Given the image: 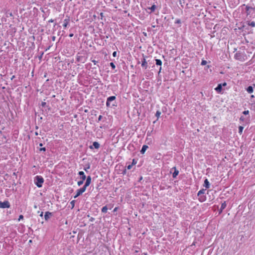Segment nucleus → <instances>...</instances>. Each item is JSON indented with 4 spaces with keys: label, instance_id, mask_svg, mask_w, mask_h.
Returning <instances> with one entry per match:
<instances>
[{
    "label": "nucleus",
    "instance_id": "obj_12",
    "mask_svg": "<svg viewBox=\"0 0 255 255\" xmlns=\"http://www.w3.org/2000/svg\"><path fill=\"white\" fill-rule=\"evenodd\" d=\"M148 148V147L147 145H143L142 147L141 150H140V153L141 154H143Z\"/></svg>",
    "mask_w": 255,
    "mask_h": 255
},
{
    "label": "nucleus",
    "instance_id": "obj_40",
    "mask_svg": "<svg viewBox=\"0 0 255 255\" xmlns=\"http://www.w3.org/2000/svg\"><path fill=\"white\" fill-rule=\"evenodd\" d=\"M102 118V116L100 115V116L99 117V120H101Z\"/></svg>",
    "mask_w": 255,
    "mask_h": 255
},
{
    "label": "nucleus",
    "instance_id": "obj_11",
    "mask_svg": "<svg viewBox=\"0 0 255 255\" xmlns=\"http://www.w3.org/2000/svg\"><path fill=\"white\" fill-rule=\"evenodd\" d=\"M69 21H70L69 18L64 19L63 26L65 28H66L67 25L69 24Z\"/></svg>",
    "mask_w": 255,
    "mask_h": 255
},
{
    "label": "nucleus",
    "instance_id": "obj_2",
    "mask_svg": "<svg viewBox=\"0 0 255 255\" xmlns=\"http://www.w3.org/2000/svg\"><path fill=\"white\" fill-rule=\"evenodd\" d=\"M116 97L111 96L108 98L106 105L108 107H112L116 106Z\"/></svg>",
    "mask_w": 255,
    "mask_h": 255
},
{
    "label": "nucleus",
    "instance_id": "obj_33",
    "mask_svg": "<svg viewBox=\"0 0 255 255\" xmlns=\"http://www.w3.org/2000/svg\"><path fill=\"white\" fill-rule=\"evenodd\" d=\"M202 64H207V61L206 60H202L201 63Z\"/></svg>",
    "mask_w": 255,
    "mask_h": 255
},
{
    "label": "nucleus",
    "instance_id": "obj_28",
    "mask_svg": "<svg viewBox=\"0 0 255 255\" xmlns=\"http://www.w3.org/2000/svg\"><path fill=\"white\" fill-rule=\"evenodd\" d=\"M175 23H177V24H180L181 23V20L180 19H176L175 21Z\"/></svg>",
    "mask_w": 255,
    "mask_h": 255
},
{
    "label": "nucleus",
    "instance_id": "obj_39",
    "mask_svg": "<svg viewBox=\"0 0 255 255\" xmlns=\"http://www.w3.org/2000/svg\"><path fill=\"white\" fill-rule=\"evenodd\" d=\"M90 221L93 222V221L94 220V218H92H92H91V219H90Z\"/></svg>",
    "mask_w": 255,
    "mask_h": 255
},
{
    "label": "nucleus",
    "instance_id": "obj_24",
    "mask_svg": "<svg viewBox=\"0 0 255 255\" xmlns=\"http://www.w3.org/2000/svg\"><path fill=\"white\" fill-rule=\"evenodd\" d=\"M107 210H108V208L107 207V206H104L102 208V212L103 213H106L107 212Z\"/></svg>",
    "mask_w": 255,
    "mask_h": 255
},
{
    "label": "nucleus",
    "instance_id": "obj_50",
    "mask_svg": "<svg viewBox=\"0 0 255 255\" xmlns=\"http://www.w3.org/2000/svg\"><path fill=\"white\" fill-rule=\"evenodd\" d=\"M90 148H91V149H92V148H93V146H91L90 147Z\"/></svg>",
    "mask_w": 255,
    "mask_h": 255
},
{
    "label": "nucleus",
    "instance_id": "obj_10",
    "mask_svg": "<svg viewBox=\"0 0 255 255\" xmlns=\"http://www.w3.org/2000/svg\"><path fill=\"white\" fill-rule=\"evenodd\" d=\"M222 89V84H220L218 85V86L215 88V90L218 93H221Z\"/></svg>",
    "mask_w": 255,
    "mask_h": 255
},
{
    "label": "nucleus",
    "instance_id": "obj_13",
    "mask_svg": "<svg viewBox=\"0 0 255 255\" xmlns=\"http://www.w3.org/2000/svg\"><path fill=\"white\" fill-rule=\"evenodd\" d=\"M209 185H210V184H209V182L208 180V179H206L204 181V186L206 188H209Z\"/></svg>",
    "mask_w": 255,
    "mask_h": 255
},
{
    "label": "nucleus",
    "instance_id": "obj_14",
    "mask_svg": "<svg viewBox=\"0 0 255 255\" xmlns=\"http://www.w3.org/2000/svg\"><path fill=\"white\" fill-rule=\"evenodd\" d=\"M82 193H83V192L81 190V189H78V190L77 191V194H76V195L74 196V198H77V197H78L79 196H80V195H81Z\"/></svg>",
    "mask_w": 255,
    "mask_h": 255
},
{
    "label": "nucleus",
    "instance_id": "obj_47",
    "mask_svg": "<svg viewBox=\"0 0 255 255\" xmlns=\"http://www.w3.org/2000/svg\"><path fill=\"white\" fill-rule=\"evenodd\" d=\"M143 255H147V253H143Z\"/></svg>",
    "mask_w": 255,
    "mask_h": 255
},
{
    "label": "nucleus",
    "instance_id": "obj_31",
    "mask_svg": "<svg viewBox=\"0 0 255 255\" xmlns=\"http://www.w3.org/2000/svg\"><path fill=\"white\" fill-rule=\"evenodd\" d=\"M132 166V164L128 165L127 166L128 169H130L131 168Z\"/></svg>",
    "mask_w": 255,
    "mask_h": 255
},
{
    "label": "nucleus",
    "instance_id": "obj_4",
    "mask_svg": "<svg viewBox=\"0 0 255 255\" xmlns=\"http://www.w3.org/2000/svg\"><path fill=\"white\" fill-rule=\"evenodd\" d=\"M153 59H154V58H152L151 56H148L146 58H143V60H142V64H147L148 62L149 63H152L153 62Z\"/></svg>",
    "mask_w": 255,
    "mask_h": 255
},
{
    "label": "nucleus",
    "instance_id": "obj_41",
    "mask_svg": "<svg viewBox=\"0 0 255 255\" xmlns=\"http://www.w3.org/2000/svg\"><path fill=\"white\" fill-rule=\"evenodd\" d=\"M73 35H73V33H71V34H70L69 36H70V37H73Z\"/></svg>",
    "mask_w": 255,
    "mask_h": 255
},
{
    "label": "nucleus",
    "instance_id": "obj_25",
    "mask_svg": "<svg viewBox=\"0 0 255 255\" xmlns=\"http://www.w3.org/2000/svg\"><path fill=\"white\" fill-rule=\"evenodd\" d=\"M160 115H161V112L159 111H157L155 114V116L157 118H158L159 117Z\"/></svg>",
    "mask_w": 255,
    "mask_h": 255
},
{
    "label": "nucleus",
    "instance_id": "obj_27",
    "mask_svg": "<svg viewBox=\"0 0 255 255\" xmlns=\"http://www.w3.org/2000/svg\"><path fill=\"white\" fill-rule=\"evenodd\" d=\"M243 127L242 126H240L239 127V131L240 133H241V134L242 133V132L243 131Z\"/></svg>",
    "mask_w": 255,
    "mask_h": 255
},
{
    "label": "nucleus",
    "instance_id": "obj_34",
    "mask_svg": "<svg viewBox=\"0 0 255 255\" xmlns=\"http://www.w3.org/2000/svg\"><path fill=\"white\" fill-rule=\"evenodd\" d=\"M23 218V216L22 215H21L19 217L18 220L20 221L21 219H22Z\"/></svg>",
    "mask_w": 255,
    "mask_h": 255
},
{
    "label": "nucleus",
    "instance_id": "obj_45",
    "mask_svg": "<svg viewBox=\"0 0 255 255\" xmlns=\"http://www.w3.org/2000/svg\"><path fill=\"white\" fill-rule=\"evenodd\" d=\"M40 216L41 217H42V216H43V212H41V214H40Z\"/></svg>",
    "mask_w": 255,
    "mask_h": 255
},
{
    "label": "nucleus",
    "instance_id": "obj_18",
    "mask_svg": "<svg viewBox=\"0 0 255 255\" xmlns=\"http://www.w3.org/2000/svg\"><path fill=\"white\" fill-rule=\"evenodd\" d=\"M247 22H248V24L249 25H250L252 27H255V22L254 21L250 22L249 21H248Z\"/></svg>",
    "mask_w": 255,
    "mask_h": 255
},
{
    "label": "nucleus",
    "instance_id": "obj_42",
    "mask_svg": "<svg viewBox=\"0 0 255 255\" xmlns=\"http://www.w3.org/2000/svg\"><path fill=\"white\" fill-rule=\"evenodd\" d=\"M53 19H51L49 21V22H53Z\"/></svg>",
    "mask_w": 255,
    "mask_h": 255
},
{
    "label": "nucleus",
    "instance_id": "obj_1",
    "mask_svg": "<svg viewBox=\"0 0 255 255\" xmlns=\"http://www.w3.org/2000/svg\"><path fill=\"white\" fill-rule=\"evenodd\" d=\"M246 6V15L248 19H250L251 17V13L252 11H254L255 9V7H253L252 6L249 5H246L245 4H243L242 6Z\"/></svg>",
    "mask_w": 255,
    "mask_h": 255
},
{
    "label": "nucleus",
    "instance_id": "obj_46",
    "mask_svg": "<svg viewBox=\"0 0 255 255\" xmlns=\"http://www.w3.org/2000/svg\"><path fill=\"white\" fill-rule=\"evenodd\" d=\"M135 164V163H134V160H133V162H132V164Z\"/></svg>",
    "mask_w": 255,
    "mask_h": 255
},
{
    "label": "nucleus",
    "instance_id": "obj_7",
    "mask_svg": "<svg viewBox=\"0 0 255 255\" xmlns=\"http://www.w3.org/2000/svg\"><path fill=\"white\" fill-rule=\"evenodd\" d=\"M9 207V203L8 201L0 202V208H6Z\"/></svg>",
    "mask_w": 255,
    "mask_h": 255
},
{
    "label": "nucleus",
    "instance_id": "obj_9",
    "mask_svg": "<svg viewBox=\"0 0 255 255\" xmlns=\"http://www.w3.org/2000/svg\"><path fill=\"white\" fill-rule=\"evenodd\" d=\"M91 181V177L90 176H89L87 177V178L86 179V181L85 184V186L88 187L90 185Z\"/></svg>",
    "mask_w": 255,
    "mask_h": 255
},
{
    "label": "nucleus",
    "instance_id": "obj_44",
    "mask_svg": "<svg viewBox=\"0 0 255 255\" xmlns=\"http://www.w3.org/2000/svg\"><path fill=\"white\" fill-rule=\"evenodd\" d=\"M117 210V208H115L114 209V211L115 212Z\"/></svg>",
    "mask_w": 255,
    "mask_h": 255
},
{
    "label": "nucleus",
    "instance_id": "obj_48",
    "mask_svg": "<svg viewBox=\"0 0 255 255\" xmlns=\"http://www.w3.org/2000/svg\"><path fill=\"white\" fill-rule=\"evenodd\" d=\"M39 145H40V146H42L43 145H42V143H40V144H39Z\"/></svg>",
    "mask_w": 255,
    "mask_h": 255
},
{
    "label": "nucleus",
    "instance_id": "obj_30",
    "mask_svg": "<svg viewBox=\"0 0 255 255\" xmlns=\"http://www.w3.org/2000/svg\"><path fill=\"white\" fill-rule=\"evenodd\" d=\"M117 53L116 51H115L113 53V56L114 57H116L117 56Z\"/></svg>",
    "mask_w": 255,
    "mask_h": 255
},
{
    "label": "nucleus",
    "instance_id": "obj_38",
    "mask_svg": "<svg viewBox=\"0 0 255 255\" xmlns=\"http://www.w3.org/2000/svg\"><path fill=\"white\" fill-rule=\"evenodd\" d=\"M222 86H226L227 85V83L226 82H224L223 84H222Z\"/></svg>",
    "mask_w": 255,
    "mask_h": 255
},
{
    "label": "nucleus",
    "instance_id": "obj_32",
    "mask_svg": "<svg viewBox=\"0 0 255 255\" xmlns=\"http://www.w3.org/2000/svg\"><path fill=\"white\" fill-rule=\"evenodd\" d=\"M249 111H245L244 112H243V114L244 115H248L249 114Z\"/></svg>",
    "mask_w": 255,
    "mask_h": 255
},
{
    "label": "nucleus",
    "instance_id": "obj_22",
    "mask_svg": "<svg viewBox=\"0 0 255 255\" xmlns=\"http://www.w3.org/2000/svg\"><path fill=\"white\" fill-rule=\"evenodd\" d=\"M199 200L201 202H203L205 201V197L204 196H201L200 195V196H199Z\"/></svg>",
    "mask_w": 255,
    "mask_h": 255
},
{
    "label": "nucleus",
    "instance_id": "obj_16",
    "mask_svg": "<svg viewBox=\"0 0 255 255\" xmlns=\"http://www.w3.org/2000/svg\"><path fill=\"white\" fill-rule=\"evenodd\" d=\"M10 43L8 42V41H5L3 43V45L1 47V48H2L3 47H5V48L7 49L8 48V46H9V45Z\"/></svg>",
    "mask_w": 255,
    "mask_h": 255
},
{
    "label": "nucleus",
    "instance_id": "obj_37",
    "mask_svg": "<svg viewBox=\"0 0 255 255\" xmlns=\"http://www.w3.org/2000/svg\"><path fill=\"white\" fill-rule=\"evenodd\" d=\"M110 66L112 67L113 69L115 68V65H110Z\"/></svg>",
    "mask_w": 255,
    "mask_h": 255
},
{
    "label": "nucleus",
    "instance_id": "obj_23",
    "mask_svg": "<svg viewBox=\"0 0 255 255\" xmlns=\"http://www.w3.org/2000/svg\"><path fill=\"white\" fill-rule=\"evenodd\" d=\"M153 61H156V64H162V62H161V61L160 60H159V59H153Z\"/></svg>",
    "mask_w": 255,
    "mask_h": 255
},
{
    "label": "nucleus",
    "instance_id": "obj_5",
    "mask_svg": "<svg viewBox=\"0 0 255 255\" xmlns=\"http://www.w3.org/2000/svg\"><path fill=\"white\" fill-rule=\"evenodd\" d=\"M79 174L80 175H83V177H81V180L78 182L77 184L79 186H81L83 184L84 181L86 179V177L85 175L84 174V172L83 171H80L79 172Z\"/></svg>",
    "mask_w": 255,
    "mask_h": 255
},
{
    "label": "nucleus",
    "instance_id": "obj_26",
    "mask_svg": "<svg viewBox=\"0 0 255 255\" xmlns=\"http://www.w3.org/2000/svg\"><path fill=\"white\" fill-rule=\"evenodd\" d=\"M87 187V186H85V185H84V186L82 188H80L81 190L83 192V193L85 191Z\"/></svg>",
    "mask_w": 255,
    "mask_h": 255
},
{
    "label": "nucleus",
    "instance_id": "obj_21",
    "mask_svg": "<svg viewBox=\"0 0 255 255\" xmlns=\"http://www.w3.org/2000/svg\"><path fill=\"white\" fill-rule=\"evenodd\" d=\"M156 6L155 5L153 4L149 8L151 10V12H153L155 9H156Z\"/></svg>",
    "mask_w": 255,
    "mask_h": 255
},
{
    "label": "nucleus",
    "instance_id": "obj_8",
    "mask_svg": "<svg viewBox=\"0 0 255 255\" xmlns=\"http://www.w3.org/2000/svg\"><path fill=\"white\" fill-rule=\"evenodd\" d=\"M52 216V213L49 212H47L45 213L44 215V218L45 220H48Z\"/></svg>",
    "mask_w": 255,
    "mask_h": 255
},
{
    "label": "nucleus",
    "instance_id": "obj_36",
    "mask_svg": "<svg viewBox=\"0 0 255 255\" xmlns=\"http://www.w3.org/2000/svg\"><path fill=\"white\" fill-rule=\"evenodd\" d=\"M55 39H56V37L55 36H53L52 37V41H55Z\"/></svg>",
    "mask_w": 255,
    "mask_h": 255
},
{
    "label": "nucleus",
    "instance_id": "obj_51",
    "mask_svg": "<svg viewBox=\"0 0 255 255\" xmlns=\"http://www.w3.org/2000/svg\"><path fill=\"white\" fill-rule=\"evenodd\" d=\"M110 64H113L114 63L113 62H111Z\"/></svg>",
    "mask_w": 255,
    "mask_h": 255
},
{
    "label": "nucleus",
    "instance_id": "obj_49",
    "mask_svg": "<svg viewBox=\"0 0 255 255\" xmlns=\"http://www.w3.org/2000/svg\"><path fill=\"white\" fill-rule=\"evenodd\" d=\"M14 78V76H13L12 77V78H11V79H13V78Z\"/></svg>",
    "mask_w": 255,
    "mask_h": 255
},
{
    "label": "nucleus",
    "instance_id": "obj_17",
    "mask_svg": "<svg viewBox=\"0 0 255 255\" xmlns=\"http://www.w3.org/2000/svg\"><path fill=\"white\" fill-rule=\"evenodd\" d=\"M206 191V189H202V190H200L198 193V196H200V195H201L202 194H204L205 192Z\"/></svg>",
    "mask_w": 255,
    "mask_h": 255
},
{
    "label": "nucleus",
    "instance_id": "obj_29",
    "mask_svg": "<svg viewBox=\"0 0 255 255\" xmlns=\"http://www.w3.org/2000/svg\"><path fill=\"white\" fill-rule=\"evenodd\" d=\"M225 207H226V204H225V203H223V204H222L221 208H222V209H224V208H225Z\"/></svg>",
    "mask_w": 255,
    "mask_h": 255
},
{
    "label": "nucleus",
    "instance_id": "obj_3",
    "mask_svg": "<svg viewBox=\"0 0 255 255\" xmlns=\"http://www.w3.org/2000/svg\"><path fill=\"white\" fill-rule=\"evenodd\" d=\"M43 182L44 179L41 176H37L35 177L34 182L38 187H42Z\"/></svg>",
    "mask_w": 255,
    "mask_h": 255
},
{
    "label": "nucleus",
    "instance_id": "obj_35",
    "mask_svg": "<svg viewBox=\"0 0 255 255\" xmlns=\"http://www.w3.org/2000/svg\"><path fill=\"white\" fill-rule=\"evenodd\" d=\"M40 151H45V147L41 148L40 149Z\"/></svg>",
    "mask_w": 255,
    "mask_h": 255
},
{
    "label": "nucleus",
    "instance_id": "obj_43",
    "mask_svg": "<svg viewBox=\"0 0 255 255\" xmlns=\"http://www.w3.org/2000/svg\"><path fill=\"white\" fill-rule=\"evenodd\" d=\"M244 118L243 117H241L240 120H244Z\"/></svg>",
    "mask_w": 255,
    "mask_h": 255
},
{
    "label": "nucleus",
    "instance_id": "obj_20",
    "mask_svg": "<svg viewBox=\"0 0 255 255\" xmlns=\"http://www.w3.org/2000/svg\"><path fill=\"white\" fill-rule=\"evenodd\" d=\"M247 91L248 92V93H253V88L252 86H249L248 88H247Z\"/></svg>",
    "mask_w": 255,
    "mask_h": 255
},
{
    "label": "nucleus",
    "instance_id": "obj_15",
    "mask_svg": "<svg viewBox=\"0 0 255 255\" xmlns=\"http://www.w3.org/2000/svg\"><path fill=\"white\" fill-rule=\"evenodd\" d=\"M93 146L96 149H98L100 147V144L98 142L95 141L93 142Z\"/></svg>",
    "mask_w": 255,
    "mask_h": 255
},
{
    "label": "nucleus",
    "instance_id": "obj_19",
    "mask_svg": "<svg viewBox=\"0 0 255 255\" xmlns=\"http://www.w3.org/2000/svg\"><path fill=\"white\" fill-rule=\"evenodd\" d=\"M178 173H179V171L178 170H176V169L175 168V171L172 174L173 177V178L176 177V176L178 174Z\"/></svg>",
    "mask_w": 255,
    "mask_h": 255
},
{
    "label": "nucleus",
    "instance_id": "obj_6",
    "mask_svg": "<svg viewBox=\"0 0 255 255\" xmlns=\"http://www.w3.org/2000/svg\"><path fill=\"white\" fill-rule=\"evenodd\" d=\"M244 55L241 52H237L235 55V57L236 59L239 60L240 61H242L243 59H244Z\"/></svg>",
    "mask_w": 255,
    "mask_h": 255
}]
</instances>
